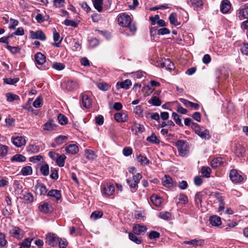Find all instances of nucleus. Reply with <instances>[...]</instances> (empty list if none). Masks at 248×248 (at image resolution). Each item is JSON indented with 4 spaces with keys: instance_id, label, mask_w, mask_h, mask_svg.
<instances>
[{
    "instance_id": "f257e3e1",
    "label": "nucleus",
    "mask_w": 248,
    "mask_h": 248,
    "mask_svg": "<svg viewBox=\"0 0 248 248\" xmlns=\"http://www.w3.org/2000/svg\"><path fill=\"white\" fill-rule=\"evenodd\" d=\"M118 22L123 27H127L132 34H134L137 31V27L134 23L132 22L130 16L123 14L119 16Z\"/></svg>"
},
{
    "instance_id": "f03ea898",
    "label": "nucleus",
    "mask_w": 248,
    "mask_h": 248,
    "mask_svg": "<svg viewBox=\"0 0 248 248\" xmlns=\"http://www.w3.org/2000/svg\"><path fill=\"white\" fill-rule=\"evenodd\" d=\"M179 155L185 156L189 152V146L187 142L183 140H178L175 143Z\"/></svg>"
},
{
    "instance_id": "7ed1b4c3",
    "label": "nucleus",
    "mask_w": 248,
    "mask_h": 248,
    "mask_svg": "<svg viewBox=\"0 0 248 248\" xmlns=\"http://www.w3.org/2000/svg\"><path fill=\"white\" fill-rule=\"evenodd\" d=\"M141 178V175L138 173L133 176L132 179H127L126 180V182L130 186L131 192H135L136 191L138 186V185Z\"/></svg>"
},
{
    "instance_id": "20e7f679",
    "label": "nucleus",
    "mask_w": 248,
    "mask_h": 248,
    "mask_svg": "<svg viewBox=\"0 0 248 248\" xmlns=\"http://www.w3.org/2000/svg\"><path fill=\"white\" fill-rule=\"evenodd\" d=\"M101 191L104 196L108 197L113 194L115 187L113 185L108 183L102 186Z\"/></svg>"
},
{
    "instance_id": "39448f33",
    "label": "nucleus",
    "mask_w": 248,
    "mask_h": 248,
    "mask_svg": "<svg viewBox=\"0 0 248 248\" xmlns=\"http://www.w3.org/2000/svg\"><path fill=\"white\" fill-rule=\"evenodd\" d=\"M59 238L54 233H49L46 236V243L50 247H56L59 241Z\"/></svg>"
},
{
    "instance_id": "423d86ee",
    "label": "nucleus",
    "mask_w": 248,
    "mask_h": 248,
    "mask_svg": "<svg viewBox=\"0 0 248 248\" xmlns=\"http://www.w3.org/2000/svg\"><path fill=\"white\" fill-rule=\"evenodd\" d=\"M9 233L12 236L18 239H22L24 236V231L18 227H13Z\"/></svg>"
},
{
    "instance_id": "0eeeda50",
    "label": "nucleus",
    "mask_w": 248,
    "mask_h": 248,
    "mask_svg": "<svg viewBox=\"0 0 248 248\" xmlns=\"http://www.w3.org/2000/svg\"><path fill=\"white\" fill-rule=\"evenodd\" d=\"M229 176L232 182L236 183L241 182L243 180V176L238 173L235 169L232 170L230 172Z\"/></svg>"
},
{
    "instance_id": "6e6552de",
    "label": "nucleus",
    "mask_w": 248,
    "mask_h": 248,
    "mask_svg": "<svg viewBox=\"0 0 248 248\" xmlns=\"http://www.w3.org/2000/svg\"><path fill=\"white\" fill-rule=\"evenodd\" d=\"M58 125L55 124L53 120H49L42 125L43 129L45 131H51L57 129Z\"/></svg>"
},
{
    "instance_id": "1a4fd4ad",
    "label": "nucleus",
    "mask_w": 248,
    "mask_h": 248,
    "mask_svg": "<svg viewBox=\"0 0 248 248\" xmlns=\"http://www.w3.org/2000/svg\"><path fill=\"white\" fill-rule=\"evenodd\" d=\"M53 37L55 43H52L51 45L55 47H60V44L62 40V38L61 37L59 33L57 32L55 28L53 30Z\"/></svg>"
},
{
    "instance_id": "9d476101",
    "label": "nucleus",
    "mask_w": 248,
    "mask_h": 248,
    "mask_svg": "<svg viewBox=\"0 0 248 248\" xmlns=\"http://www.w3.org/2000/svg\"><path fill=\"white\" fill-rule=\"evenodd\" d=\"M67 140V137L63 135H60L56 137L55 139L54 142L52 143L51 147L55 148L57 146H60Z\"/></svg>"
},
{
    "instance_id": "9b49d317",
    "label": "nucleus",
    "mask_w": 248,
    "mask_h": 248,
    "mask_svg": "<svg viewBox=\"0 0 248 248\" xmlns=\"http://www.w3.org/2000/svg\"><path fill=\"white\" fill-rule=\"evenodd\" d=\"M30 34L33 39H37L42 41H44L46 39L45 33L40 30L36 31H31Z\"/></svg>"
},
{
    "instance_id": "f8f14e48",
    "label": "nucleus",
    "mask_w": 248,
    "mask_h": 248,
    "mask_svg": "<svg viewBox=\"0 0 248 248\" xmlns=\"http://www.w3.org/2000/svg\"><path fill=\"white\" fill-rule=\"evenodd\" d=\"M162 183L163 186L168 188H171L173 186V181L170 176L165 175L162 178Z\"/></svg>"
},
{
    "instance_id": "ddd939ff",
    "label": "nucleus",
    "mask_w": 248,
    "mask_h": 248,
    "mask_svg": "<svg viewBox=\"0 0 248 248\" xmlns=\"http://www.w3.org/2000/svg\"><path fill=\"white\" fill-rule=\"evenodd\" d=\"M34 59L36 64L43 65L46 62V57L41 52L35 54Z\"/></svg>"
},
{
    "instance_id": "4468645a",
    "label": "nucleus",
    "mask_w": 248,
    "mask_h": 248,
    "mask_svg": "<svg viewBox=\"0 0 248 248\" xmlns=\"http://www.w3.org/2000/svg\"><path fill=\"white\" fill-rule=\"evenodd\" d=\"M147 229L146 227L144 225L137 224L133 227V231L135 234L141 235L145 233Z\"/></svg>"
},
{
    "instance_id": "2eb2a0df",
    "label": "nucleus",
    "mask_w": 248,
    "mask_h": 248,
    "mask_svg": "<svg viewBox=\"0 0 248 248\" xmlns=\"http://www.w3.org/2000/svg\"><path fill=\"white\" fill-rule=\"evenodd\" d=\"M47 196L54 198L57 201L60 200L62 198L61 191L57 189L49 190L47 194Z\"/></svg>"
},
{
    "instance_id": "dca6fc26",
    "label": "nucleus",
    "mask_w": 248,
    "mask_h": 248,
    "mask_svg": "<svg viewBox=\"0 0 248 248\" xmlns=\"http://www.w3.org/2000/svg\"><path fill=\"white\" fill-rule=\"evenodd\" d=\"M186 3L194 9L202 8L203 6L202 0H186Z\"/></svg>"
},
{
    "instance_id": "f3484780",
    "label": "nucleus",
    "mask_w": 248,
    "mask_h": 248,
    "mask_svg": "<svg viewBox=\"0 0 248 248\" xmlns=\"http://www.w3.org/2000/svg\"><path fill=\"white\" fill-rule=\"evenodd\" d=\"M231 8V4L228 0H223L220 6V11L223 14L227 13Z\"/></svg>"
},
{
    "instance_id": "a211bd4d",
    "label": "nucleus",
    "mask_w": 248,
    "mask_h": 248,
    "mask_svg": "<svg viewBox=\"0 0 248 248\" xmlns=\"http://www.w3.org/2000/svg\"><path fill=\"white\" fill-rule=\"evenodd\" d=\"M12 142L16 147H20L26 144V140L23 137L18 136L13 138Z\"/></svg>"
},
{
    "instance_id": "6ab92c4d",
    "label": "nucleus",
    "mask_w": 248,
    "mask_h": 248,
    "mask_svg": "<svg viewBox=\"0 0 248 248\" xmlns=\"http://www.w3.org/2000/svg\"><path fill=\"white\" fill-rule=\"evenodd\" d=\"M115 120L119 123H123L127 121L128 116L124 112L116 113L114 116Z\"/></svg>"
},
{
    "instance_id": "aec40b11",
    "label": "nucleus",
    "mask_w": 248,
    "mask_h": 248,
    "mask_svg": "<svg viewBox=\"0 0 248 248\" xmlns=\"http://www.w3.org/2000/svg\"><path fill=\"white\" fill-rule=\"evenodd\" d=\"M65 150L68 154L74 155L78 152V147L76 144H71L65 147Z\"/></svg>"
},
{
    "instance_id": "412c9836",
    "label": "nucleus",
    "mask_w": 248,
    "mask_h": 248,
    "mask_svg": "<svg viewBox=\"0 0 248 248\" xmlns=\"http://www.w3.org/2000/svg\"><path fill=\"white\" fill-rule=\"evenodd\" d=\"M209 220L210 224L213 226H219L221 224V218L217 216L210 217Z\"/></svg>"
},
{
    "instance_id": "4be33fe9",
    "label": "nucleus",
    "mask_w": 248,
    "mask_h": 248,
    "mask_svg": "<svg viewBox=\"0 0 248 248\" xmlns=\"http://www.w3.org/2000/svg\"><path fill=\"white\" fill-rule=\"evenodd\" d=\"M132 84V82L129 79H126L123 82H118L116 84V86L118 89L123 88L128 89L129 88L130 86Z\"/></svg>"
},
{
    "instance_id": "5701e85b",
    "label": "nucleus",
    "mask_w": 248,
    "mask_h": 248,
    "mask_svg": "<svg viewBox=\"0 0 248 248\" xmlns=\"http://www.w3.org/2000/svg\"><path fill=\"white\" fill-rule=\"evenodd\" d=\"M37 193L40 195H45L47 193L46 186L43 184H39L35 186Z\"/></svg>"
},
{
    "instance_id": "b1692460",
    "label": "nucleus",
    "mask_w": 248,
    "mask_h": 248,
    "mask_svg": "<svg viewBox=\"0 0 248 248\" xmlns=\"http://www.w3.org/2000/svg\"><path fill=\"white\" fill-rule=\"evenodd\" d=\"M204 243V240L202 239H193L190 241H186L184 243L188 245H191L194 246H202Z\"/></svg>"
},
{
    "instance_id": "393cba45",
    "label": "nucleus",
    "mask_w": 248,
    "mask_h": 248,
    "mask_svg": "<svg viewBox=\"0 0 248 248\" xmlns=\"http://www.w3.org/2000/svg\"><path fill=\"white\" fill-rule=\"evenodd\" d=\"M223 163V159L221 157H217L213 159L211 162L212 168H217L220 166Z\"/></svg>"
},
{
    "instance_id": "a878e982",
    "label": "nucleus",
    "mask_w": 248,
    "mask_h": 248,
    "mask_svg": "<svg viewBox=\"0 0 248 248\" xmlns=\"http://www.w3.org/2000/svg\"><path fill=\"white\" fill-rule=\"evenodd\" d=\"M82 104L84 107L85 108H89L92 105V102L91 99L86 94H83L82 96Z\"/></svg>"
},
{
    "instance_id": "bb28decb",
    "label": "nucleus",
    "mask_w": 248,
    "mask_h": 248,
    "mask_svg": "<svg viewBox=\"0 0 248 248\" xmlns=\"http://www.w3.org/2000/svg\"><path fill=\"white\" fill-rule=\"evenodd\" d=\"M39 210L44 213H48L51 212V207L47 202H45L39 206Z\"/></svg>"
},
{
    "instance_id": "cd10ccee",
    "label": "nucleus",
    "mask_w": 248,
    "mask_h": 248,
    "mask_svg": "<svg viewBox=\"0 0 248 248\" xmlns=\"http://www.w3.org/2000/svg\"><path fill=\"white\" fill-rule=\"evenodd\" d=\"M136 158L142 165H148L149 164V160L147 157L143 156L141 154L137 155Z\"/></svg>"
},
{
    "instance_id": "c85d7f7f",
    "label": "nucleus",
    "mask_w": 248,
    "mask_h": 248,
    "mask_svg": "<svg viewBox=\"0 0 248 248\" xmlns=\"http://www.w3.org/2000/svg\"><path fill=\"white\" fill-rule=\"evenodd\" d=\"M26 157L21 154H16L14 155L11 158L12 162H23L26 161Z\"/></svg>"
},
{
    "instance_id": "c756f323",
    "label": "nucleus",
    "mask_w": 248,
    "mask_h": 248,
    "mask_svg": "<svg viewBox=\"0 0 248 248\" xmlns=\"http://www.w3.org/2000/svg\"><path fill=\"white\" fill-rule=\"evenodd\" d=\"M150 199L152 203L156 206H159L162 203V199L157 195L151 196Z\"/></svg>"
},
{
    "instance_id": "7c9ffc66",
    "label": "nucleus",
    "mask_w": 248,
    "mask_h": 248,
    "mask_svg": "<svg viewBox=\"0 0 248 248\" xmlns=\"http://www.w3.org/2000/svg\"><path fill=\"white\" fill-rule=\"evenodd\" d=\"M148 103L154 106H159L161 104V100L156 96H153L148 100Z\"/></svg>"
},
{
    "instance_id": "2f4dec72",
    "label": "nucleus",
    "mask_w": 248,
    "mask_h": 248,
    "mask_svg": "<svg viewBox=\"0 0 248 248\" xmlns=\"http://www.w3.org/2000/svg\"><path fill=\"white\" fill-rule=\"evenodd\" d=\"M39 151V146L35 144L30 145L27 147V152L30 154H36Z\"/></svg>"
},
{
    "instance_id": "473e14b6",
    "label": "nucleus",
    "mask_w": 248,
    "mask_h": 248,
    "mask_svg": "<svg viewBox=\"0 0 248 248\" xmlns=\"http://www.w3.org/2000/svg\"><path fill=\"white\" fill-rule=\"evenodd\" d=\"M20 172L24 176L30 175L32 173V169L30 166H26L22 168Z\"/></svg>"
},
{
    "instance_id": "72a5a7b5",
    "label": "nucleus",
    "mask_w": 248,
    "mask_h": 248,
    "mask_svg": "<svg viewBox=\"0 0 248 248\" xmlns=\"http://www.w3.org/2000/svg\"><path fill=\"white\" fill-rule=\"evenodd\" d=\"M239 17L241 19H248V6H246L244 8L240 9L239 11Z\"/></svg>"
},
{
    "instance_id": "f704fd0d",
    "label": "nucleus",
    "mask_w": 248,
    "mask_h": 248,
    "mask_svg": "<svg viewBox=\"0 0 248 248\" xmlns=\"http://www.w3.org/2000/svg\"><path fill=\"white\" fill-rule=\"evenodd\" d=\"M49 166L46 163L42 165L40 169L41 174L44 176H47L49 174Z\"/></svg>"
},
{
    "instance_id": "c9c22d12",
    "label": "nucleus",
    "mask_w": 248,
    "mask_h": 248,
    "mask_svg": "<svg viewBox=\"0 0 248 248\" xmlns=\"http://www.w3.org/2000/svg\"><path fill=\"white\" fill-rule=\"evenodd\" d=\"M211 169L208 167H202L201 169V173L203 177L208 178L210 176Z\"/></svg>"
},
{
    "instance_id": "e433bc0d",
    "label": "nucleus",
    "mask_w": 248,
    "mask_h": 248,
    "mask_svg": "<svg viewBox=\"0 0 248 248\" xmlns=\"http://www.w3.org/2000/svg\"><path fill=\"white\" fill-rule=\"evenodd\" d=\"M94 8L99 12L102 11L103 0H94L93 1Z\"/></svg>"
},
{
    "instance_id": "4c0bfd02",
    "label": "nucleus",
    "mask_w": 248,
    "mask_h": 248,
    "mask_svg": "<svg viewBox=\"0 0 248 248\" xmlns=\"http://www.w3.org/2000/svg\"><path fill=\"white\" fill-rule=\"evenodd\" d=\"M169 20L170 24L177 26L180 25V23L178 22L176 17V14L173 13H171L169 16Z\"/></svg>"
},
{
    "instance_id": "58836bf2",
    "label": "nucleus",
    "mask_w": 248,
    "mask_h": 248,
    "mask_svg": "<svg viewBox=\"0 0 248 248\" xmlns=\"http://www.w3.org/2000/svg\"><path fill=\"white\" fill-rule=\"evenodd\" d=\"M202 131L199 133V136L202 139H209L210 138L209 130L204 128H202Z\"/></svg>"
},
{
    "instance_id": "ea45409f",
    "label": "nucleus",
    "mask_w": 248,
    "mask_h": 248,
    "mask_svg": "<svg viewBox=\"0 0 248 248\" xmlns=\"http://www.w3.org/2000/svg\"><path fill=\"white\" fill-rule=\"evenodd\" d=\"M128 235L129 239L135 243L137 244L141 243L142 240L140 237H138L132 232H129Z\"/></svg>"
},
{
    "instance_id": "a19ab883",
    "label": "nucleus",
    "mask_w": 248,
    "mask_h": 248,
    "mask_svg": "<svg viewBox=\"0 0 248 248\" xmlns=\"http://www.w3.org/2000/svg\"><path fill=\"white\" fill-rule=\"evenodd\" d=\"M162 64L164 67L170 70L174 69L173 63L169 59H165Z\"/></svg>"
},
{
    "instance_id": "79ce46f5",
    "label": "nucleus",
    "mask_w": 248,
    "mask_h": 248,
    "mask_svg": "<svg viewBox=\"0 0 248 248\" xmlns=\"http://www.w3.org/2000/svg\"><path fill=\"white\" fill-rule=\"evenodd\" d=\"M85 157L90 160H93L95 158L96 155L94 152L92 150H86L85 151Z\"/></svg>"
},
{
    "instance_id": "37998d69",
    "label": "nucleus",
    "mask_w": 248,
    "mask_h": 248,
    "mask_svg": "<svg viewBox=\"0 0 248 248\" xmlns=\"http://www.w3.org/2000/svg\"><path fill=\"white\" fill-rule=\"evenodd\" d=\"M33 238L28 237L24 239L19 248H30V246Z\"/></svg>"
},
{
    "instance_id": "c03bdc74",
    "label": "nucleus",
    "mask_w": 248,
    "mask_h": 248,
    "mask_svg": "<svg viewBox=\"0 0 248 248\" xmlns=\"http://www.w3.org/2000/svg\"><path fill=\"white\" fill-rule=\"evenodd\" d=\"M202 194L201 192H199L196 194L195 196V202L196 205L199 207V205L201 206L202 202Z\"/></svg>"
},
{
    "instance_id": "a18cd8bd",
    "label": "nucleus",
    "mask_w": 248,
    "mask_h": 248,
    "mask_svg": "<svg viewBox=\"0 0 248 248\" xmlns=\"http://www.w3.org/2000/svg\"><path fill=\"white\" fill-rule=\"evenodd\" d=\"M146 140L150 142L155 144L159 143L160 142L159 140L154 133H153L150 137H147Z\"/></svg>"
},
{
    "instance_id": "49530a36",
    "label": "nucleus",
    "mask_w": 248,
    "mask_h": 248,
    "mask_svg": "<svg viewBox=\"0 0 248 248\" xmlns=\"http://www.w3.org/2000/svg\"><path fill=\"white\" fill-rule=\"evenodd\" d=\"M6 96L7 97V100L8 102H13L15 100L19 99V97L18 95L10 93H7Z\"/></svg>"
},
{
    "instance_id": "de8ad7c7",
    "label": "nucleus",
    "mask_w": 248,
    "mask_h": 248,
    "mask_svg": "<svg viewBox=\"0 0 248 248\" xmlns=\"http://www.w3.org/2000/svg\"><path fill=\"white\" fill-rule=\"evenodd\" d=\"M65 158H66V156L64 155H61L60 156H59L57 158V160H56L57 165L60 167L64 166V163H65L64 160H65Z\"/></svg>"
},
{
    "instance_id": "09e8293b",
    "label": "nucleus",
    "mask_w": 248,
    "mask_h": 248,
    "mask_svg": "<svg viewBox=\"0 0 248 248\" xmlns=\"http://www.w3.org/2000/svg\"><path fill=\"white\" fill-rule=\"evenodd\" d=\"M19 81L18 78H5L3 79V82L4 84L14 85Z\"/></svg>"
},
{
    "instance_id": "8fccbe9b",
    "label": "nucleus",
    "mask_w": 248,
    "mask_h": 248,
    "mask_svg": "<svg viewBox=\"0 0 248 248\" xmlns=\"http://www.w3.org/2000/svg\"><path fill=\"white\" fill-rule=\"evenodd\" d=\"M6 48L13 54L19 53L20 51V48L18 46H11L7 45L6 46Z\"/></svg>"
},
{
    "instance_id": "3c124183",
    "label": "nucleus",
    "mask_w": 248,
    "mask_h": 248,
    "mask_svg": "<svg viewBox=\"0 0 248 248\" xmlns=\"http://www.w3.org/2000/svg\"><path fill=\"white\" fill-rule=\"evenodd\" d=\"M8 147L2 144H0V156L1 157L5 156L8 153Z\"/></svg>"
},
{
    "instance_id": "603ef678",
    "label": "nucleus",
    "mask_w": 248,
    "mask_h": 248,
    "mask_svg": "<svg viewBox=\"0 0 248 248\" xmlns=\"http://www.w3.org/2000/svg\"><path fill=\"white\" fill-rule=\"evenodd\" d=\"M58 120L62 125H65L67 123V118L62 114H59L58 116Z\"/></svg>"
},
{
    "instance_id": "864d4df0",
    "label": "nucleus",
    "mask_w": 248,
    "mask_h": 248,
    "mask_svg": "<svg viewBox=\"0 0 248 248\" xmlns=\"http://www.w3.org/2000/svg\"><path fill=\"white\" fill-rule=\"evenodd\" d=\"M43 105V99L41 97L38 96L33 102V106L34 107L37 108L42 107Z\"/></svg>"
},
{
    "instance_id": "5fc2aeb1",
    "label": "nucleus",
    "mask_w": 248,
    "mask_h": 248,
    "mask_svg": "<svg viewBox=\"0 0 248 248\" xmlns=\"http://www.w3.org/2000/svg\"><path fill=\"white\" fill-rule=\"evenodd\" d=\"M97 86L99 89L103 91H108L110 88V86L105 82L99 83L97 84Z\"/></svg>"
},
{
    "instance_id": "6e6d98bb",
    "label": "nucleus",
    "mask_w": 248,
    "mask_h": 248,
    "mask_svg": "<svg viewBox=\"0 0 248 248\" xmlns=\"http://www.w3.org/2000/svg\"><path fill=\"white\" fill-rule=\"evenodd\" d=\"M172 117L175 121V123L179 126H182L183 125L181 122V119L180 118V116L177 113L173 112L172 113Z\"/></svg>"
},
{
    "instance_id": "4d7b16f0",
    "label": "nucleus",
    "mask_w": 248,
    "mask_h": 248,
    "mask_svg": "<svg viewBox=\"0 0 248 248\" xmlns=\"http://www.w3.org/2000/svg\"><path fill=\"white\" fill-rule=\"evenodd\" d=\"M157 35H164L165 34H168L170 33V31L166 28H162L158 29L157 31Z\"/></svg>"
},
{
    "instance_id": "13d9d810",
    "label": "nucleus",
    "mask_w": 248,
    "mask_h": 248,
    "mask_svg": "<svg viewBox=\"0 0 248 248\" xmlns=\"http://www.w3.org/2000/svg\"><path fill=\"white\" fill-rule=\"evenodd\" d=\"M103 216V213L101 211H96L93 212L91 215V218L96 220L101 217Z\"/></svg>"
},
{
    "instance_id": "bf43d9fd",
    "label": "nucleus",
    "mask_w": 248,
    "mask_h": 248,
    "mask_svg": "<svg viewBox=\"0 0 248 248\" xmlns=\"http://www.w3.org/2000/svg\"><path fill=\"white\" fill-rule=\"evenodd\" d=\"M43 159V156L41 155H37L31 156L29 158V161L33 163H37Z\"/></svg>"
},
{
    "instance_id": "052dcab7",
    "label": "nucleus",
    "mask_w": 248,
    "mask_h": 248,
    "mask_svg": "<svg viewBox=\"0 0 248 248\" xmlns=\"http://www.w3.org/2000/svg\"><path fill=\"white\" fill-rule=\"evenodd\" d=\"M52 68L57 70L60 71L63 70L65 68V65L62 63L56 62L53 63Z\"/></svg>"
},
{
    "instance_id": "680f3d73",
    "label": "nucleus",
    "mask_w": 248,
    "mask_h": 248,
    "mask_svg": "<svg viewBox=\"0 0 248 248\" xmlns=\"http://www.w3.org/2000/svg\"><path fill=\"white\" fill-rule=\"evenodd\" d=\"M54 6L56 8H61L64 6L65 0H53Z\"/></svg>"
},
{
    "instance_id": "e2e57ef3",
    "label": "nucleus",
    "mask_w": 248,
    "mask_h": 248,
    "mask_svg": "<svg viewBox=\"0 0 248 248\" xmlns=\"http://www.w3.org/2000/svg\"><path fill=\"white\" fill-rule=\"evenodd\" d=\"M23 199L27 202H31L33 201V197L32 194L30 193H27L23 195Z\"/></svg>"
},
{
    "instance_id": "0e129e2a",
    "label": "nucleus",
    "mask_w": 248,
    "mask_h": 248,
    "mask_svg": "<svg viewBox=\"0 0 248 248\" xmlns=\"http://www.w3.org/2000/svg\"><path fill=\"white\" fill-rule=\"evenodd\" d=\"M133 153V150L130 147H125L123 150V154L125 156H128Z\"/></svg>"
},
{
    "instance_id": "69168bd1",
    "label": "nucleus",
    "mask_w": 248,
    "mask_h": 248,
    "mask_svg": "<svg viewBox=\"0 0 248 248\" xmlns=\"http://www.w3.org/2000/svg\"><path fill=\"white\" fill-rule=\"evenodd\" d=\"M58 244L60 248H66L68 246V242L65 238H60Z\"/></svg>"
},
{
    "instance_id": "338daca9",
    "label": "nucleus",
    "mask_w": 248,
    "mask_h": 248,
    "mask_svg": "<svg viewBox=\"0 0 248 248\" xmlns=\"http://www.w3.org/2000/svg\"><path fill=\"white\" fill-rule=\"evenodd\" d=\"M202 128H204V127H201L197 123L192 124V129H193L194 130L195 133L197 134L198 135L202 131Z\"/></svg>"
},
{
    "instance_id": "774afa93",
    "label": "nucleus",
    "mask_w": 248,
    "mask_h": 248,
    "mask_svg": "<svg viewBox=\"0 0 248 248\" xmlns=\"http://www.w3.org/2000/svg\"><path fill=\"white\" fill-rule=\"evenodd\" d=\"M133 127L136 129V132L142 133L145 130L144 126L139 124L134 123Z\"/></svg>"
}]
</instances>
